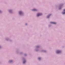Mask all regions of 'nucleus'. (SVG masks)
I'll use <instances>...</instances> for the list:
<instances>
[{"instance_id":"7","label":"nucleus","mask_w":65,"mask_h":65,"mask_svg":"<svg viewBox=\"0 0 65 65\" xmlns=\"http://www.w3.org/2000/svg\"><path fill=\"white\" fill-rule=\"evenodd\" d=\"M26 62V61L25 60L24 61H23V63H24Z\"/></svg>"},{"instance_id":"5","label":"nucleus","mask_w":65,"mask_h":65,"mask_svg":"<svg viewBox=\"0 0 65 65\" xmlns=\"http://www.w3.org/2000/svg\"><path fill=\"white\" fill-rule=\"evenodd\" d=\"M32 11H37V10L35 9H34L33 10H32Z\"/></svg>"},{"instance_id":"2","label":"nucleus","mask_w":65,"mask_h":65,"mask_svg":"<svg viewBox=\"0 0 65 65\" xmlns=\"http://www.w3.org/2000/svg\"><path fill=\"white\" fill-rule=\"evenodd\" d=\"M60 52H61L60 51H59V50H58L57 51V54H59V53H60Z\"/></svg>"},{"instance_id":"6","label":"nucleus","mask_w":65,"mask_h":65,"mask_svg":"<svg viewBox=\"0 0 65 65\" xmlns=\"http://www.w3.org/2000/svg\"><path fill=\"white\" fill-rule=\"evenodd\" d=\"M22 11H20L19 12L20 14H22Z\"/></svg>"},{"instance_id":"1","label":"nucleus","mask_w":65,"mask_h":65,"mask_svg":"<svg viewBox=\"0 0 65 65\" xmlns=\"http://www.w3.org/2000/svg\"><path fill=\"white\" fill-rule=\"evenodd\" d=\"M42 15V14L40 13H39L37 14V17H39L40 15Z\"/></svg>"},{"instance_id":"4","label":"nucleus","mask_w":65,"mask_h":65,"mask_svg":"<svg viewBox=\"0 0 65 65\" xmlns=\"http://www.w3.org/2000/svg\"><path fill=\"white\" fill-rule=\"evenodd\" d=\"M63 11H64L65 12H63L62 13V14H65V9H64L63 10Z\"/></svg>"},{"instance_id":"8","label":"nucleus","mask_w":65,"mask_h":65,"mask_svg":"<svg viewBox=\"0 0 65 65\" xmlns=\"http://www.w3.org/2000/svg\"><path fill=\"white\" fill-rule=\"evenodd\" d=\"M12 60H10L9 61V62H10H10H12Z\"/></svg>"},{"instance_id":"11","label":"nucleus","mask_w":65,"mask_h":65,"mask_svg":"<svg viewBox=\"0 0 65 65\" xmlns=\"http://www.w3.org/2000/svg\"><path fill=\"white\" fill-rule=\"evenodd\" d=\"M26 24V25H27V24Z\"/></svg>"},{"instance_id":"12","label":"nucleus","mask_w":65,"mask_h":65,"mask_svg":"<svg viewBox=\"0 0 65 65\" xmlns=\"http://www.w3.org/2000/svg\"><path fill=\"white\" fill-rule=\"evenodd\" d=\"M0 47H1L0 46Z\"/></svg>"},{"instance_id":"9","label":"nucleus","mask_w":65,"mask_h":65,"mask_svg":"<svg viewBox=\"0 0 65 65\" xmlns=\"http://www.w3.org/2000/svg\"><path fill=\"white\" fill-rule=\"evenodd\" d=\"M41 59V58H40V57H39V58H38V59L39 60H40V59Z\"/></svg>"},{"instance_id":"10","label":"nucleus","mask_w":65,"mask_h":65,"mask_svg":"<svg viewBox=\"0 0 65 65\" xmlns=\"http://www.w3.org/2000/svg\"><path fill=\"white\" fill-rule=\"evenodd\" d=\"M47 18H49V17H48V16L47 17Z\"/></svg>"},{"instance_id":"3","label":"nucleus","mask_w":65,"mask_h":65,"mask_svg":"<svg viewBox=\"0 0 65 65\" xmlns=\"http://www.w3.org/2000/svg\"><path fill=\"white\" fill-rule=\"evenodd\" d=\"M50 23H51V24H56V23L53 22H50Z\"/></svg>"}]
</instances>
